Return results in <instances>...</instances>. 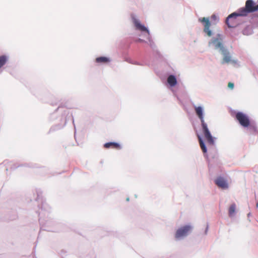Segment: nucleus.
<instances>
[{
  "mask_svg": "<svg viewBox=\"0 0 258 258\" xmlns=\"http://www.w3.org/2000/svg\"><path fill=\"white\" fill-rule=\"evenodd\" d=\"M52 116H55V113H53L52 115Z\"/></svg>",
  "mask_w": 258,
  "mask_h": 258,
  "instance_id": "obj_23",
  "label": "nucleus"
},
{
  "mask_svg": "<svg viewBox=\"0 0 258 258\" xmlns=\"http://www.w3.org/2000/svg\"><path fill=\"white\" fill-rule=\"evenodd\" d=\"M244 17L243 14L241 12V11L240 9H239L236 12L232 13V14H230L226 19V23L228 27L229 28H233L234 27V25L230 24L229 22V20H231V21L232 22L233 20L235 19L237 17Z\"/></svg>",
  "mask_w": 258,
  "mask_h": 258,
  "instance_id": "obj_7",
  "label": "nucleus"
},
{
  "mask_svg": "<svg viewBox=\"0 0 258 258\" xmlns=\"http://www.w3.org/2000/svg\"><path fill=\"white\" fill-rule=\"evenodd\" d=\"M194 107L196 115L200 120L202 130L205 139L207 140L209 144L214 145L215 144L214 138L212 137L208 128V124L205 121L204 107L202 106H197L196 105H194Z\"/></svg>",
  "mask_w": 258,
  "mask_h": 258,
  "instance_id": "obj_2",
  "label": "nucleus"
},
{
  "mask_svg": "<svg viewBox=\"0 0 258 258\" xmlns=\"http://www.w3.org/2000/svg\"><path fill=\"white\" fill-rule=\"evenodd\" d=\"M198 139H199V141L200 147H201L203 152L204 153H207V147H206L205 143H204V141L202 139V138L200 135H198Z\"/></svg>",
  "mask_w": 258,
  "mask_h": 258,
  "instance_id": "obj_14",
  "label": "nucleus"
},
{
  "mask_svg": "<svg viewBox=\"0 0 258 258\" xmlns=\"http://www.w3.org/2000/svg\"><path fill=\"white\" fill-rule=\"evenodd\" d=\"M126 200H127V201H128V200H129V199H128V198H127Z\"/></svg>",
  "mask_w": 258,
  "mask_h": 258,
  "instance_id": "obj_28",
  "label": "nucleus"
},
{
  "mask_svg": "<svg viewBox=\"0 0 258 258\" xmlns=\"http://www.w3.org/2000/svg\"><path fill=\"white\" fill-rule=\"evenodd\" d=\"M60 109V107H58V108H57V109H58V110H59V109Z\"/></svg>",
  "mask_w": 258,
  "mask_h": 258,
  "instance_id": "obj_27",
  "label": "nucleus"
},
{
  "mask_svg": "<svg viewBox=\"0 0 258 258\" xmlns=\"http://www.w3.org/2000/svg\"><path fill=\"white\" fill-rule=\"evenodd\" d=\"M132 19L136 29L137 30L140 31L142 32L146 33V34L144 35L145 37L148 40L150 45H152V43H153V41L151 38L149 30L145 25L141 23L140 21L136 17L135 15H132Z\"/></svg>",
  "mask_w": 258,
  "mask_h": 258,
  "instance_id": "obj_4",
  "label": "nucleus"
},
{
  "mask_svg": "<svg viewBox=\"0 0 258 258\" xmlns=\"http://www.w3.org/2000/svg\"><path fill=\"white\" fill-rule=\"evenodd\" d=\"M167 82L170 88H173L177 83L176 77L174 75H169L167 78Z\"/></svg>",
  "mask_w": 258,
  "mask_h": 258,
  "instance_id": "obj_10",
  "label": "nucleus"
},
{
  "mask_svg": "<svg viewBox=\"0 0 258 258\" xmlns=\"http://www.w3.org/2000/svg\"><path fill=\"white\" fill-rule=\"evenodd\" d=\"M236 118L241 125L244 127L249 126V130L256 132V127L255 125H250V120L248 117L241 112H238L236 114Z\"/></svg>",
  "mask_w": 258,
  "mask_h": 258,
  "instance_id": "obj_5",
  "label": "nucleus"
},
{
  "mask_svg": "<svg viewBox=\"0 0 258 258\" xmlns=\"http://www.w3.org/2000/svg\"><path fill=\"white\" fill-rule=\"evenodd\" d=\"M73 123L74 124V119L73 118Z\"/></svg>",
  "mask_w": 258,
  "mask_h": 258,
  "instance_id": "obj_24",
  "label": "nucleus"
},
{
  "mask_svg": "<svg viewBox=\"0 0 258 258\" xmlns=\"http://www.w3.org/2000/svg\"><path fill=\"white\" fill-rule=\"evenodd\" d=\"M173 94H174V95H176V92H173Z\"/></svg>",
  "mask_w": 258,
  "mask_h": 258,
  "instance_id": "obj_21",
  "label": "nucleus"
},
{
  "mask_svg": "<svg viewBox=\"0 0 258 258\" xmlns=\"http://www.w3.org/2000/svg\"><path fill=\"white\" fill-rule=\"evenodd\" d=\"M250 213H249L248 214L247 216L249 217V216H250Z\"/></svg>",
  "mask_w": 258,
  "mask_h": 258,
  "instance_id": "obj_22",
  "label": "nucleus"
},
{
  "mask_svg": "<svg viewBox=\"0 0 258 258\" xmlns=\"http://www.w3.org/2000/svg\"><path fill=\"white\" fill-rule=\"evenodd\" d=\"M137 42H145V41L141 38H139L138 40H137Z\"/></svg>",
  "mask_w": 258,
  "mask_h": 258,
  "instance_id": "obj_19",
  "label": "nucleus"
},
{
  "mask_svg": "<svg viewBox=\"0 0 258 258\" xmlns=\"http://www.w3.org/2000/svg\"><path fill=\"white\" fill-rule=\"evenodd\" d=\"M104 147L105 148H115V149H121L120 145L118 143H116V142L106 143L104 145Z\"/></svg>",
  "mask_w": 258,
  "mask_h": 258,
  "instance_id": "obj_12",
  "label": "nucleus"
},
{
  "mask_svg": "<svg viewBox=\"0 0 258 258\" xmlns=\"http://www.w3.org/2000/svg\"><path fill=\"white\" fill-rule=\"evenodd\" d=\"M69 111L65 109L62 112V114L59 119L60 123L56 126L52 127L51 130H59L63 127L67 123V116L69 115Z\"/></svg>",
  "mask_w": 258,
  "mask_h": 258,
  "instance_id": "obj_6",
  "label": "nucleus"
},
{
  "mask_svg": "<svg viewBox=\"0 0 258 258\" xmlns=\"http://www.w3.org/2000/svg\"><path fill=\"white\" fill-rule=\"evenodd\" d=\"M133 64H137V65H141L140 63H139L138 62H133Z\"/></svg>",
  "mask_w": 258,
  "mask_h": 258,
  "instance_id": "obj_20",
  "label": "nucleus"
},
{
  "mask_svg": "<svg viewBox=\"0 0 258 258\" xmlns=\"http://www.w3.org/2000/svg\"><path fill=\"white\" fill-rule=\"evenodd\" d=\"M208 230H209V225H208V224H207V226H206V228L205 231V234H207Z\"/></svg>",
  "mask_w": 258,
  "mask_h": 258,
  "instance_id": "obj_17",
  "label": "nucleus"
},
{
  "mask_svg": "<svg viewBox=\"0 0 258 258\" xmlns=\"http://www.w3.org/2000/svg\"><path fill=\"white\" fill-rule=\"evenodd\" d=\"M50 209L49 206L46 204L43 203L42 205V208L41 211L39 213V215L40 217V221L41 223H42V219L43 216H45V215H48L49 212L48 210Z\"/></svg>",
  "mask_w": 258,
  "mask_h": 258,
  "instance_id": "obj_9",
  "label": "nucleus"
},
{
  "mask_svg": "<svg viewBox=\"0 0 258 258\" xmlns=\"http://www.w3.org/2000/svg\"><path fill=\"white\" fill-rule=\"evenodd\" d=\"M236 206L234 204H232L229 209V215L230 217L233 216L235 212Z\"/></svg>",
  "mask_w": 258,
  "mask_h": 258,
  "instance_id": "obj_15",
  "label": "nucleus"
},
{
  "mask_svg": "<svg viewBox=\"0 0 258 258\" xmlns=\"http://www.w3.org/2000/svg\"><path fill=\"white\" fill-rule=\"evenodd\" d=\"M9 56L6 55L0 56V74L2 72V68L7 63L9 60Z\"/></svg>",
  "mask_w": 258,
  "mask_h": 258,
  "instance_id": "obj_11",
  "label": "nucleus"
},
{
  "mask_svg": "<svg viewBox=\"0 0 258 258\" xmlns=\"http://www.w3.org/2000/svg\"><path fill=\"white\" fill-rule=\"evenodd\" d=\"M256 207H258V202L256 203Z\"/></svg>",
  "mask_w": 258,
  "mask_h": 258,
  "instance_id": "obj_25",
  "label": "nucleus"
},
{
  "mask_svg": "<svg viewBox=\"0 0 258 258\" xmlns=\"http://www.w3.org/2000/svg\"><path fill=\"white\" fill-rule=\"evenodd\" d=\"M212 19L213 20H216L217 18V17L215 15H213L211 17Z\"/></svg>",
  "mask_w": 258,
  "mask_h": 258,
  "instance_id": "obj_18",
  "label": "nucleus"
},
{
  "mask_svg": "<svg viewBox=\"0 0 258 258\" xmlns=\"http://www.w3.org/2000/svg\"><path fill=\"white\" fill-rule=\"evenodd\" d=\"M215 184L223 189H227L229 188V184L226 179L222 176L218 177L215 180Z\"/></svg>",
  "mask_w": 258,
  "mask_h": 258,
  "instance_id": "obj_8",
  "label": "nucleus"
},
{
  "mask_svg": "<svg viewBox=\"0 0 258 258\" xmlns=\"http://www.w3.org/2000/svg\"><path fill=\"white\" fill-rule=\"evenodd\" d=\"M110 61V58L105 56H100L96 58V62L99 63H105Z\"/></svg>",
  "mask_w": 258,
  "mask_h": 258,
  "instance_id": "obj_13",
  "label": "nucleus"
},
{
  "mask_svg": "<svg viewBox=\"0 0 258 258\" xmlns=\"http://www.w3.org/2000/svg\"><path fill=\"white\" fill-rule=\"evenodd\" d=\"M46 225H48V224H49V223H48V222H46Z\"/></svg>",
  "mask_w": 258,
  "mask_h": 258,
  "instance_id": "obj_26",
  "label": "nucleus"
},
{
  "mask_svg": "<svg viewBox=\"0 0 258 258\" xmlns=\"http://www.w3.org/2000/svg\"><path fill=\"white\" fill-rule=\"evenodd\" d=\"M198 21L203 24V31L206 35L212 37L208 42V46L211 49L217 51L223 56L221 63L222 64L231 63L233 66L237 65L238 60L232 58L230 52L224 44V36L219 33L213 36L214 33L210 29L211 24L209 18L208 17L199 18Z\"/></svg>",
  "mask_w": 258,
  "mask_h": 258,
  "instance_id": "obj_1",
  "label": "nucleus"
},
{
  "mask_svg": "<svg viewBox=\"0 0 258 258\" xmlns=\"http://www.w3.org/2000/svg\"><path fill=\"white\" fill-rule=\"evenodd\" d=\"M193 230L191 224H186L179 227L176 231L174 237L176 240H181L189 235Z\"/></svg>",
  "mask_w": 258,
  "mask_h": 258,
  "instance_id": "obj_3",
  "label": "nucleus"
},
{
  "mask_svg": "<svg viewBox=\"0 0 258 258\" xmlns=\"http://www.w3.org/2000/svg\"><path fill=\"white\" fill-rule=\"evenodd\" d=\"M234 86V84L232 83H229L228 84V87L231 89H233Z\"/></svg>",
  "mask_w": 258,
  "mask_h": 258,
  "instance_id": "obj_16",
  "label": "nucleus"
}]
</instances>
